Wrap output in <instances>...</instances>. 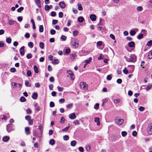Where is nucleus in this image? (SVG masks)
I'll use <instances>...</instances> for the list:
<instances>
[{
	"label": "nucleus",
	"mask_w": 152,
	"mask_h": 152,
	"mask_svg": "<svg viewBox=\"0 0 152 152\" xmlns=\"http://www.w3.org/2000/svg\"><path fill=\"white\" fill-rule=\"evenodd\" d=\"M128 45L129 47L132 48L134 47L135 43L133 41L129 42L128 43Z\"/></svg>",
	"instance_id": "obj_14"
},
{
	"label": "nucleus",
	"mask_w": 152,
	"mask_h": 152,
	"mask_svg": "<svg viewBox=\"0 0 152 152\" xmlns=\"http://www.w3.org/2000/svg\"><path fill=\"white\" fill-rule=\"evenodd\" d=\"M23 7H20V8L18 9L17 11L18 12H20L22 11L23 10Z\"/></svg>",
	"instance_id": "obj_51"
},
{
	"label": "nucleus",
	"mask_w": 152,
	"mask_h": 152,
	"mask_svg": "<svg viewBox=\"0 0 152 152\" xmlns=\"http://www.w3.org/2000/svg\"><path fill=\"white\" fill-rule=\"evenodd\" d=\"M78 6V10L81 11L83 10V8L82 7L81 4L80 3H78L77 4Z\"/></svg>",
	"instance_id": "obj_26"
},
{
	"label": "nucleus",
	"mask_w": 152,
	"mask_h": 152,
	"mask_svg": "<svg viewBox=\"0 0 152 152\" xmlns=\"http://www.w3.org/2000/svg\"><path fill=\"white\" fill-rule=\"evenodd\" d=\"M73 106V104L72 103H71L68 104L66 106V107L67 109H70Z\"/></svg>",
	"instance_id": "obj_28"
},
{
	"label": "nucleus",
	"mask_w": 152,
	"mask_h": 152,
	"mask_svg": "<svg viewBox=\"0 0 152 152\" xmlns=\"http://www.w3.org/2000/svg\"><path fill=\"white\" fill-rule=\"evenodd\" d=\"M57 88L59 91H63L64 89V88L63 87H60L59 86L57 87Z\"/></svg>",
	"instance_id": "obj_48"
},
{
	"label": "nucleus",
	"mask_w": 152,
	"mask_h": 152,
	"mask_svg": "<svg viewBox=\"0 0 152 152\" xmlns=\"http://www.w3.org/2000/svg\"><path fill=\"white\" fill-rule=\"evenodd\" d=\"M28 47L31 48L33 47L34 45L33 44V42H30L28 43Z\"/></svg>",
	"instance_id": "obj_43"
},
{
	"label": "nucleus",
	"mask_w": 152,
	"mask_h": 152,
	"mask_svg": "<svg viewBox=\"0 0 152 152\" xmlns=\"http://www.w3.org/2000/svg\"><path fill=\"white\" fill-rule=\"evenodd\" d=\"M10 139V137L8 136H5L3 138V140L4 142H7Z\"/></svg>",
	"instance_id": "obj_17"
},
{
	"label": "nucleus",
	"mask_w": 152,
	"mask_h": 152,
	"mask_svg": "<svg viewBox=\"0 0 152 152\" xmlns=\"http://www.w3.org/2000/svg\"><path fill=\"white\" fill-rule=\"evenodd\" d=\"M137 10L138 11H141L142 10V8L140 6L137 7Z\"/></svg>",
	"instance_id": "obj_54"
},
{
	"label": "nucleus",
	"mask_w": 152,
	"mask_h": 152,
	"mask_svg": "<svg viewBox=\"0 0 152 152\" xmlns=\"http://www.w3.org/2000/svg\"><path fill=\"white\" fill-rule=\"evenodd\" d=\"M37 97V94L36 93H34L32 95V97L34 99H36Z\"/></svg>",
	"instance_id": "obj_22"
},
{
	"label": "nucleus",
	"mask_w": 152,
	"mask_h": 152,
	"mask_svg": "<svg viewBox=\"0 0 152 152\" xmlns=\"http://www.w3.org/2000/svg\"><path fill=\"white\" fill-rule=\"evenodd\" d=\"M39 46L41 49H43L44 48V43L43 42H41L39 44Z\"/></svg>",
	"instance_id": "obj_37"
},
{
	"label": "nucleus",
	"mask_w": 152,
	"mask_h": 152,
	"mask_svg": "<svg viewBox=\"0 0 152 152\" xmlns=\"http://www.w3.org/2000/svg\"><path fill=\"white\" fill-rule=\"evenodd\" d=\"M78 150L80 152H83L84 151V148L83 147H80L78 148Z\"/></svg>",
	"instance_id": "obj_60"
},
{
	"label": "nucleus",
	"mask_w": 152,
	"mask_h": 152,
	"mask_svg": "<svg viewBox=\"0 0 152 152\" xmlns=\"http://www.w3.org/2000/svg\"><path fill=\"white\" fill-rule=\"evenodd\" d=\"M76 142L75 140H73L71 142V145L72 146H75Z\"/></svg>",
	"instance_id": "obj_29"
},
{
	"label": "nucleus",
	"mask_w": 152,
	"mask_h": 152,
	"mask_svg": "<svg viewBox=\"0 0 152 152\" xmlns=\"http://www.w3.org/2000/svg\"><path fill=\"white\" fill-rule=\"evenodd\" d=\"M67 73L70 75L71 79L73 80L75 79V76L72 71L71 70H68L67 72Z\"/></svg>",
	"instance_id": "obj_5"
},
{
	"label": "nucleus",
	"mask_w": 152,
	"mask_h": 152,
	"mask_svg": "<svg viewBox=\"0 0 152 152\" xmlns=\"http://www.w3.org/2000/svg\"><path fill=\"white\" fill-rule=\"evenodd\" d=\"M6 42L8 43H10L11 42V39L10 37L7 38L6 39Z\"/></svg>",
	"instance_id": "obj_42"
},
{
	"label": "nucleus",
	"mask_w": 152,
	"mask_h": 152,
	"mask_svg": "<svg viewBox=\"0 0 152 152\" xmlns=\"http://www.w3.org/2000/svg\"><path fill=\"white\" fill-rule=\"evenodd\" d=\"M59 6L62 9L64 8L66 6L64 2L63 1H61L59 3Z\"/></svg>",
	"instance_id": "obj_13"
},
{
	"label": "nucleus",
	"mask_w": 152,
	"mask_h": 152,
	"mask_svg": "<svg viewBox=\"0 0 152 152\" xmlns=\"http://www.w3.org/2000/svg\"><path fill=\"white\" fill-rule=\"evenodd\" d=\"M69 117L71 119H74L76 118V116L74 113L70 114L69 115Z\"/></svg>",
	"instance_id": "obj_12"
},
{
	"label": "nucleus",
	"mask_w": 152,
	"mask_h": 152,
	"mask_svg": "<svg viewBox=\"0 0 152 152\" xmlns=\"http://www.w3.org/2000/svg\"><path fill=\"white\" fill-rule=\"evenodd\" d=\"M91 59L92 58L91 57H90L89 59L85 60V63H87V64H88L89 63L90 61H91Z\"/></svg>",
	"instance_id": "obj_49"
},
{
	"label": "nucleus",
	"mask_w": 152,
	"mask_h": 152,
	"mask_svg": "<svg viewBox=\"0 0 152 152\" xmlns=\"http://www.w3.org/2000/svg\"><path fill=\"white\" fill-rule=\"evenodd\" d=\"M147 130L148 133L149 134H152V123H150L148 125Z\"/></svg>",
	"instance_id": "obj_3"
},
{
	"label": "nucleus",
	"mask_w": 152,
	"mask_h": 152,
	"mask_svg": "<svg viewBox=\"0 0 152 152\" xmlns=\"http://www.w3.org/2000/svg\"><path fill=\"white\" fill-rule=\"evenodd\" d=\"M20 102H24L26 101V98L23 96H21L20 98Z\"/></svg>",
	"instance_id": "obj_33"
},
{
	"label": "nucleus",
	"mask_w": 152,
	"mask_h": 152,
	"mask_svg": "<svg viewBox=\"0 0 152 152\" xmlns=\"http://www.w3.org/2000/svg\"><path fill=\"white\" fill-rule=\"evenodd\" d=\"M63 13L62 12H60L58 14V16L59 18H62L63 17Z\"/></svg>",
	"instance_id": "obj_63"
},
{
	"label": "nucleus",
	"mask_w": 152,
	"mask_h": 152,
	"mask_svg": "<svg viewBox=\"0 0 152 152\" xmlns=\"http://www.w3.org/2000/svg\"><path fill=\"white\" fill-rule=\"evenodd\" d=\"M12 129L11 128V124H8L7 126V130L8 132L10 133L12 130Z\"/></svg>",
	"instance_id": "obj_9"
},
{
	"label": "nucleus",
	"mask_w": 152,
	"mask_h": 152,
	"mask_svg": "<svg viewBox=\"0 0 152 152\" xmlns=\"http://www.w3.org/2000/svg\"><path fill=\"white\" fill-rule=\"evenodd\" d=\"M152 45V40H150L148 41V42L147 43V45L149 46H151Z\"/></svg>",
	"instance_id": "obj_47"
},
{
	"label": "nucleus",
	"mask_w": 152,
	"mask_h": 152,
	"mask_svg": "<svg viewBox=\"0 0 152 152\" xmlns=\"http://www.w3.org/2000/svg\"><path fill=\"white\" fill-rule=\"evenodd\" d=\"M39 129L40 130V132H41V133H42L43 131L42 126L41 125H40L39 126Z\"/></svg>",
	"instance_id": "obj_57"
},
{
	"label": "nucleus",
	"mask_w": 152,
	"mask_h": 152,
	"mask_svg": "<svg viewBox=\"0 0 152 152\" xmlns=\"http://www.w3.org/2000/svg\"><path fill=\"white\" fill-rule=\"evenodd\" d=\"M34 72L35 73H38V69L36 65H35L34 66Z\"/></svg>",
	"instance_id": "obj_21"
},
{
	"label": "nucleus",
	"mask_w": 152,
	"mask_h": 152,
	"mask_svg": "<svg viewBox=\"0 0 152 152\" xmlns=\"http://www.w3.org/2000/svg\"><path fill=\"white\" fill-rule=\"evenodd\" d=\"M124 121V119H118L117 121L116 120H115V122L118 125H121L123 123Z\"/></svg>",
	"instance_id": "obj_6"
},
{
	"label": "nucleus",
	"mask_w": 152,
	"mask_h": 152,
	"mask_svg": "<svg viewBox=\"0 0 152 152\" xmlns=\"http://www.w3.org/2000/svg\"><path fill=\"white\" fill-rule=\"evenodd\" d=\"M63 139L65 140H69V137L67 135H64L63 136Z\"/></svg>",
	"instance_id": "obj_53"
},
{
	"label": "nucleus",
	"mask_w": 152,
	"mask_h": 152,
	"mask_svg": "<svg viewBox=\"0 0 152 152\" xmlns=\"http://www.w3.org/2000/svg\"><path fill=\"white\" fill-rule=\"evenodd\" d=\"M80 86L82 89L85 90L88 89V86L85 82H81L80 83Z\"/></svg>",
	"instance_id": "obj_4"
},
{
	"label": "nucleus",
	"mask_w": 152,
	"mask_h": 152,
	"mask_svg": "<svg viewBox=\"0 0 152 152\" xmlns=\"http://www.w3.org/2000/svg\"><path fill=\"white\" fill-rule=\"evenodd\" d=\"M35 110H36L37 111V112H38L40 109H39V105L37 104H36L35 105Z\"/></svg>",
	"instance_id": "obj_25"
},
{
	"label": "nucleus",
	"mask_w": 152,
	"mask_h": 152,
	"mask_svg": "<svg viewBox=\"0 0 152 152\" xmlns=\"http://www.w3.org/2000/svg\"><path fill=\"white\" fill-rule=\"evenodd\" d=\"M94 121L97 123L96 124L97 126H99L100 125V122L99 121V117H95L94 118Z\"/></svg>",
	"instance_id": "obj_10"
},
{
	"label": "nucleus",
	"mask_w": 152,
	"mask_h": 152,
	"mask_svg": "<svg viewBox=\"0 0 152 152\" xmlns=\"http://www.w3.org/2000/svg\"><path fill=\"white\" fill-rule=\"evenodd\" d=\"M26 58L28 59H30L32 57V55L30 53H28L26 55Z\"/></svg>",
	"instance_id": "obj_46"
},
{
	"label": "nucleus",
	"mask_w": 152,
	"mask_h": 152,
	"mask_svg": "<svg viewBox=\"0 0 152 152\" xmlns=\"http://www.w3.org/2000/svg\"><path fill=\"white\" fill-rule=\"evenodd\" d=\"M26 74L28 76L30 77L31 76V71L30 70H28L27 71Z\"/></svg>",
	"instance_id": "obj_52"
},
{
	"label": "nucleus",
	"mask_w": 152,
	"mask_h": 152,
	"mask_svg": "<svg viewBox=\"0 0 152 152\" xmlns=\"http://www.w3.org/2000/svg\"><path fill=\"white\" fill-rule=\"evenodd\" d=\"M96 16L94 14H91L90 16V18L92 21H94L96 19Z\"/></svg>",
	"instance_id": "obj_11"
},
{
	"label": "nucleus",
	"mask_w": 152,
	"mask_h": 152,
	"mask_svg": "<svg viewBox=\"0 0 152 152\" xmlns=\"http://www.w3.org/2000/svg\"><path fill=\"white\" fill-rule=\"evenodd\" d=\"M49 143L50 145H53L55 143V141L54 140L51 139L50 140Z\"/></svg>",
	"instance_id": "obj_27"
},
{
	"label": "nucleus",
	"mask_w": 152,
	"mask_h": 152,
	"mask_svg": "<svg viewBox=\"0 0 152 152\" xmlns=\"http://www.w3.org/2000/svg\"><path fill=\"white\" fill-rule=\"evenodd\" d=\"M50 106L51 107H53L55 106L54 102H51L50 103Z\"/></svg>",
	"instance_id": "obj_59"
},
{
	"label": "nucleus",
	"mask_w": 152,
	"mask_h": 152,
	"mask_svg": "<svg viewBox=\"0 0 152 152\" xmlns=\"http://www.w3.org/2000/svg\"><path fill=\"white\" fill-rule=\"evenodd\" d=\"M123 72L125 74H126L128 73V70L126 69V68H125L123 70Z\"/></svg>",
	"instance_id": "obj_56"
},
{
	"label": "nucleus",
	"mask_w": 152,
	"mask_h": 152,
	"mask_svg": "<svg viewBox=\"0 0 152 152\" xmlns=\"http://www.w3.org/2000/svg\"><path fill=\"white\" fill-rule=\"evenodd\" d=\"M65 121V119L63 117H61V121H60V122L63 124L64 123Z\"/></svg>",
	"instance_id": "obj_45"
},
{
	"label": "nucleus",
	"mask_w": 152,
	"mask_h": 152,
	"mask_svg": "<svg viewBox=\"0 0 152 152\" xmlns=\"http://www.w3.org/2000/svg\"><path fill=\"white\" fill-rule=\"evenodd\" d=\"M52 62L53 64H57L58 63L59 61L58 59H55L52 61Z\"/></svg>",
	"instance_id": "obj_40"
},
{
	"label": "nucleus",
	"mask_w": 152,
	"mask_h": 152,
	"mask_svg": "<svg viewBox=\"0 0 152 152\" xmlns=\"http://www.w3.org/2000/svg\"><path fill=\"white\" fill-rule=\"evenodd\" d=\"M15 22V21L11 19L8 20V23L10 25H13Z\"/></svg>",
	"instance_id": "obj_16"
},
{
	"label": "nucleus",
	"mask_w": 152,
	"mask_h": 152,
	"mask_svg": "<svg viewBox=\"0 0 152 152\" xmlns=\"http://www.w3.org/2000/svg\"><path fill=\"white\" fill-rule=\"evenodd\" d=\"M143 34H139L137 37V38L139 39H140L142 38L143 37Z\"/></svg>",
	"instance_id": "obj_24"
},
{
	"label": "nucleus",
	"mask_w": 152,
	"mask_h": 152,
	"mask_svg": "<svg viewBox=\"0 0 152 152\" xmlns=\"http://www.w3.org/2000/svg\"><path fill=\"white\" fill-rule=\"evenodd\" d=\"M79 33L78 31L77 30L74 31H73V35L74 37H76Z\"/></svg>",
	"instance_id": "obj_20"
},
{
	"label": "nucleus",
	"mask_w": 152,
	"mask_h": 152,
	"mask_svg": "<svg viewBox=\"0 0 152 152\" xmlns=\"http://www.w3.org/2000/svg\"><path fill=\"white\" fill-rule=\"evenodd\" d=\"M70 127V126H68L62 129V131L63 132H66L68 130L69 128Z\"/></svg>",
	"instance_id": "obj_36"
},
{
	"label": "nucleus",
	"mask_w": 152,
	"mask_h": 152,
	"mask_svg": "<svg viewBox=\"0 0 152 152\" xmlns=\"http://www.w3.org/2000/svg\"><path fill=\"white\" fill-rule=\"evenodd\" d=\"M25 86L27 87H30L31 86V84L27 81H25Z\"/></svg>",
	"instance_id": "obj_38"
},
{
	"label": "nucleus",
	"mask_w": 152,
	"mask_h": 152,
	"mask_svg": "<svg viewBox=\"0 0 152 152\" xmlns=\"http://www.w3.org/2000/svg\"><path fill=\"white\" fill-rule=\"evenodd\" d=\"M91 149L90 146L89 145H88L86 146V149L87 151H89Z\"/></svg>",
	"instance_id": "obj_62"
},
{
	"label": "nucleus",
	"mask_w": 152,
	"mask_h": 152,
	"mask_svg": "<svg viewBox=\"0 0 152 152\" xmlns=\"http://www.w3.org/2000/svg\"><path fill=\"white\" fill-rule=\"evenodd\" d=\"M128 62H135L137 60V56L134 54H131L129 58H126Z\"/></svg>",
	"instance_id": "obj_1"
},
{
	"label": "nucleus",
	"mask_w": 152,
	"mask_h": 152,
	"mask_svg": "<svg viewBox=\"0 0 152 152\" xmlns=\"http://www.w3.org/2000/svg\"><path fill=\"white\" fill-rule=\"evenodd\" d=\"M26 112L27 114H31L32 111L30 109L28 108L26 110Z\"/></svg>",
	"instance_id": "obj_31"
},
{
	"label": "nucleus",
	"mask_w": 152,
	"mask_h": 152,
	"mask_svg": "<svg viewBox=\"0 0 152 152\" xmlns=\"http://www.w3.org/2000/svg\"><path fill=\"white\" fill-rule=\"evenodd\" d=\"M30 129L29 127H26L25 128V131L26 135L29 134L30 133L29 132Z\"/></svg>",
	"instance_id": "obj_18"
},
{
	"label": "nucleus",
	"mask_w": 152,
	"mask_h": 152,
	"mask_svg": "<svg viewBox=\"0 0 152 152\" xmlns=\"http://www.w3.org/2000/svg\"><path fill=\"white\" fill-rule=\"evenodd\" d=\"M56 31L54 29H51L50 31V33L52 35H54L56 33Z\"/></svg>",
	"instance_id": "obj_55"
},
{
	"label": "nucleus",
	"mask_w": 152,
	"mask_h": 152,
	"mask_svg": "<svg viewBox=\"0 0 152 152\" xmlns=\"http://www.w3.org/2000/svg\"><path fill=\"white\" fill-rule=\"evenodd\" d=\"M78 21L80 23H82L84 20V18L83 17H79L78 18Z\"/></svg>",
	"instance_id": "obj_19"
},
{
	"label": "nucleus",
	"mask_w": 152,
	"mask_h": 152,
	"mask_svg": "<svg viewBox=\"0 0 152 152\" xmlns=\"http://www.w3.org/2000/svg\"><path fill=\"white\" fill-rule=\"evenodd\" d=\"M102 45V41H99L97 42L96 45L97 46H100Z\"/></svg>",
	"instance_id": "obj_58"
},
{
	"label": "nucleus",
	"mask_w": 152,
	"mask_h": 152,
	"mask_svg": "<svg viewBox=\"0 0 152 152\" xmlns=\"http://www.w3.org/2000/svg\"><path fill=\"white\" fill-rule=\"evenodd\" d=\"M34 1L37 6L39 8H41V7L40 4L41 1L40 0H34Z\"/></svg>",
	"instance_id": "obj_15"
},
{
	"label": "nucleus",
	"mask_w": 152,
	"mask_h": 152,
	"mask_svg": "<svg viewBox=\"0 0 152 152\" xmlns=\"http://www.w3.org/2000/svg\"><path fill=\"white\" fill-rule=\"evenodd\" d=\"M127 133L126 131H123L121 132L122 136L123 137L126 136L127 135Z\"/></svg>",
	"instance_id": "obj_39"
},
{
	"label": "nucleus",
	"mask_w": 152,
	"mask_h": 152,
	"mask_svg": "<svg viewBox=\"0 0 152 152\" xmlns=\"http://www.w3.org/2000/svg\"><path fill=\"white\" fill-rule=\"evenodd\" d=\"M45 10L49 11L50 9V6L48 5H45Z\"/></svg>",
	"instance_id": "obj_41"
},
{
	"label": "nucleus",
	"mask_w": 152,
	"mask_h": 152,
	"mask_svg": "<svg viewBox=\"0 0 152 152\" xmlns=\"http://www.w3.org/2000/svg\"><path fill=\"white\" fill-rule=\"evenodd\" d=\"M58 21L56 20H53L52 21V24L55 25L58 23Z\"/></svg>",
	"instance_id": "obj_64"
},
{
	"label": "nucleus",
	"mask_w": 152,
	"mask_h": 152,
	"mask_svg": "<svg viewBox=\"0 0 152 152\" xmlns=\"http://www.w3.org/2000/svg\"><path fill=\"white\" fill-rule=\"evenodd\" d=\"M99 106V104L96 103L94 105V108L96 110H97L98 109Z\"/></svg>",
	"instance_id": "obj_44"
},
{
	"label": "nucleus",
	"mask_w": 152,
	"mask_h": 152,
	"mask_svg": "<svg viewBox=\"0 0 152 152\" xmlns=\"http://www.w3.org/2000/svg\"><path fill=\"white\" fill-rule=\"evenodd\" d=\"M39 30L40 32H42L43 31V27L42 25H40L39 26Z\"/></svg>",
	"instance_id": "obj_30"
},
{
	"label": "nucleus",
	"mask_w": 152,
	"mask_h": 152,
	"mask_svg": "<svg viewBox=\"0 0 152 152\" xmlns=\"http://www.w3.org/2000/svg\"><path fill=\"white\" fill-rule=\"evenodd\" d=\"M148 58L149 59H151L152 58V50L149 52L148 55Z\"/></svg>",
	"instance_id": "obj_23"
},
{
	"label": "nucleus",
	"mask_w": 152,
	"mask_h": 152,
	"mask_svg": "<svg viewBox=\"0 0 152 152\" xmlns=\"http://www.w3.org/2000/svg\"><path fill=\"white\" fill-rule=\"evenodd\" d=\"M20 53L21 56H23L25 53L24 47L22 46L20 49Z\"/></svg>",
	"instance_id": "obj_8"
},
{
	"label": "nucleus",
	"mask_w": 152,
	"mask_h": 152,
	"mask_svg": "<svg viewBox=\"0 0 152 152\" xmlns=\"http://www.w3.org/2000/svg\"><path fill=\"white\" fill-rule=\"evenodd\" d=\"M66 36L64 35H62L61 37V38L62 41H65L66 40Z\"/></svg>",
	"instance_id": "obj_34"
},
{
	"label": "nucleus",
	"mask_w": 152,
	"mask_h": 152,
	"mask_svg": "<svg viewBox=\"0 0 152 152\" xmlns=\"http://www.w3.org/2000/svg\"><path fill=\"white\" fill-rule=\"evenodd\" d=\"M73 123L74 124H75V125H76L77 124H80V122L78 120H76L75 121H74L73 122Z\"/></svg>",
	"instance_id": "obj_50"
},
{
	"label": "nucleus",
	"mask_w": 152,
	"mask_h": 152,
	"mask_svg": "<svg viewBox=\"0 0 152 152\" xmlns=\"http://www.w3.org/2000/svg\"><path fill=\"white\" fill-rule=\"evenodd\" d=\"M129 33L131 36H133L136 34V32L134 31L131 30L130 31Z\"/></svg>",
	"instance_id": "obj_32"
},
{
	"label": "nucleus",
	"mask_w": 152,
	"mask_h": 152,
	"mask_svg": "<svg viewBox=\"0 0 152 152\" xmlns=\"http://www.w3.org/2000/svg\"><path fill=\"white\" fill-rule=\"evenodd\" d=\"M51 15L53 17L55 16L56 15V13L55 12L52 11L51 13Z\"/></svg>",
	"instance_id": "obj_61"
},
{
	"label": "nucleus",
	"mask_w": 152,
	"mask_h": 152,
	"mask_svg": "<svg viewBox=\"0 0 152 152\" xmlns=\"http://www.w3.org/2000/svg\"><path fill=\"white\" fill-rule=\"evenodd\" d=\"M78 40L76 39H75L72 40L71 42L72 46L73 48H77L79 46Z\"/></svg>",
	"instance_id": "obj_2"
},
{
	"label": "nucleus",
	"mask_w": 152,
	"mask_h": 152,
	"mask_svg": "<svg viewBox=\"0 0 152 152\" xmlns=\"http://www.w3.org/2000/svg\"><path fill=\"white\" fill-rule=\"evenodd\" d=\"M128 67V70L129 71V73H132L133 72L134 68V66L133 65L129 66Z\"/></svg>",
	"instance_id": "obj_7"
},
{
	"label": "nucleus",
	"mask_w": 152,
	"mask_h": 152,
	"mask_svg": "<svg viewBox=\"0 0 152 152\" xmlns=\"http://www.w3.org/2000/svg\"><path fill=\"white\" fill-rule=\"evenodd\" d=\"M152 85L150 84L148 86H147L146 88H144L145 89L146 91H148L149 89H150L152 88Z\"/></svg>",
	"instance_id": "obj_35"
}]
</instances>
